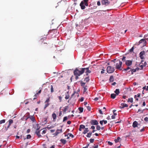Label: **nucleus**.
Wrapping results in <instances>:
<instances>
[{
  "mask_svg": "<svg viewBox=\"0 0 148 148\" xmlns=\"http://www.w3.org/2000/svg\"><path fill=\"white\" fill-rule=\"evenodd\" d=\"M140 95H141V94H140V93L137 94L136 95H137V97H140Z\"/></svg>",
  "mask_w": 148,
  "mask_h": 148,
  "instance_id": "nucleus-49",
  "label": "nucleus"
},
{
  "mask_svg": "<svg viewBox=\"0 0 148 148\" xmlns=\"http://www.w3.org/2000/svg\"><path fill=\"white\" fill-rule=\"evenodd\" d=\"M136 71V69H133L131 70L132 74H133L134 72H135Z\"/></svg>",
  "mask_w": 148,
  "mask_h": 148,
  "instance_id": "nucleus-32",
  "label": "nucleus"
},
{
  "mask_svg": "<svg viewBox=\"0 0 148 148\" xmlns=\"http://www.w3.org/2000/svg\"><path fill=\"white\" fill-rule=\"evenodd\" d=\"M120 139V137H118L114 141L115 143H117L119 142Z\"/></svg>",
  "mask_w": 148,
  "mask_h": 148,
  "instance_id": "nucleus-21",
  "label": "nucleus"
},
{
  "mask_svg": "<svg viewBox=\"0 0 148 148\" xmlns=\"http://www.w3.org/2000/svg\"><path fill=\"white\" fill-rule=\"evenodd\" d=\"M43 45H43V47H46L47 46V43H44Z\"/></svg>",
  "mask_w": 148,
  "mask_h": 148,
  "instance_id": "nucleus-46",
  "label": "nucleus"
},
{
  "mask_svg": "<svg viewBox=\"0 0 148 148\" xmlns=\"http://www.w3.org/2000/svg\"><path fill=\"white\" fill-rule=\"evenodd\" d=\"M53 89L52 85L51 86V92H53Z\"/></svg>",
  "mask_w": 148,
  "mask_h": 148,
  "instance_id": "nucleus-33",
  "label": "nucleus"
},
{
  "mask_svg": "<svg viewBox=\"0 0 148 148\" xmlns=\"http://www.w3.org/2000/svg\"><path fill=\"white\" fill-rule=\"evenodd\" d=\"M88 132V128H86L84 129V131L83 132V133L84 134H85Z\"/></svg>",
  "mask_w": 148,
  "mask_h": 148,
  "instance_id": "nucleus-17",
  "label": "nucleus"
},
{
  "mask_svg": "<svg viewBox=\"0 0 148 148\" xmlns=\"http://www.w3.org/2000/svg\"><path fill=\"white\" fill-rule=\"evenodd\" d=\"M99 99V98H98V97H95V99H94V100L95 101H97Z\"/></svg>",
  "mask_w": 148,
  "mask_h": 148,
  "instance_id": "nucleus-60",
  "label": "nucleus"
},
{
  "mask_svg": "<svg viewBox=\"0 0 148 148\" xmlns=\"http://www.w3.org/2000/svg\"><path fill=\"white\" fill-rule=\"evenodd\" d=\"M145 55V52L144 51H141L139 54V56L140 58L141 59H144V57L143 56Z\"/></svg>",
  "mask_w": 148,
  "mask_h": 148,
  "instance_id": "nucleus-9",
  "label": "nucleus"
},
{
  "mask_svg": "<svg viewBox=\"0 0 148 148\" xmlns=\"http://www.w3.org/2000/svg\"><path fill=\"white\" fill-rule=\"evenodd\" d=\"M30 118L32 120V121H34L35 120L33 116H31L30 117Z\"/></svg>",
  "mask_w": 148,
  "mask_h": 148,
  "instance_id": "nucleus-34",
  "label": "nucleus"
},
{
  "mask_svg": "<svg viewBox=\"0 0 148 148\" xmlns=\"http://www.w3.org/2000/svg\"><path fill=\"white\" fill-rule=\"evenodd\" d=\"M50 101V97H49V98H47L45 101V103H46V102L49 103V102Z\"/></svg>",
  "mask_w": 148,
  "mask_h": 148,
  "instance_id": "nucleus-35",
  "label": "nucleus"
},
{
  "mask_svg": "<svg viewBox=\"0 0 148 148\" xmlns=\"http://www.w3.org/2000/svg\"><path fill=\"white\" fill-rule=\"evenodd\" d=\"M37 95H38V94L36 93L34 95V98L33 100H34L36 98V97L37 96Z\"/></svg>",
  "mask_w": 148,
  "mask_h": 148,
  "instance_id": "nucleus-42",
  "label": "nucleus"
},
{
  "mask_svg": "<svg viewBox=\"0 0 148 148\" xmlns=\"http://www.w3.org/2000/svg\"><path fill=\"white\" fill-rule=\"evenodd\" d=\"M125 58H126V57H125L123 56V58H122V60L123 61H124L125 60Z\"/></svg>",
  "mask_w": 148,
  "mask_h": 148,
  "instance_id": "nucleus-57",
  "label": "nucleus"
},
{
  "mask_svg": "<svg viewBox=\"0 0 148 148\" xmlns=\"http://www.w3.org/2000/svg\"><path fill=\"white\" fill-rule=\"evenodd\" d=\"M108 143L109 145H112V143L110 142H108Z\"/></svg>",
  "mask_w": 148,
  "mask_h": 148,
  "instance_id": "nucleus-52",
  "label": "nucleus"
},
{
  "mask_svg": "<svg viewBox=\"0 0 148 148\" xmlns=\"http://www.w3.org/2000/svg\"><path fill=\"white\" fill-rule=\"evenodd\" d=\"M46 103L44 107V109H45L49 105V103L46 102Z\"/></svg>",
  "mask_w": 148,
  "mask_h": 148,
  "instance_id": "nucleus-23",
  "label": "nucleus"
},
{
  "mask_svg": "<svg viewBox=\"0 0 148 148\" xmlns=\"http://www.w3.org/2000/svg\"><path fill=\"white\" fill-rule=\"evenodd\" d=\"M46 132V130H43L42 133V134H45Z\"/></svg>",
  "mask_w": 148,
  "mask_h": 148,
  "instance_id": "nucleus-45",
  "label": "nucleus"
},
{
  "mask_svg": "<svg viewBox=\"0 0 148 148\" xmlns=\"http://www.w3.org/2000/svg\"><path fill=\"white\" fill-rule=\"evenodd\" d=\"M125 64L126 65L128 66H130L132 64V61L127 60L126 61Z\"/></svg>",
  "mask_w": 148,
  "mask_h": 148,
  "instance_id": "nucleus-11",
  "label": "nucleus"
},
{
  "mask_svg": "<svg viewBox=\"0 0 148 148\" xmlns=\"http://www.w3.org/2000/svg\"><path fill=\"white\" fill-rule=\"evenodd\" d=\"M133 99L132 98H129L128 99L127 102H130L131 103H132L133 102Z\"/></svg>",
  "mask_w": 148,
  "mask_h": 148,
  "instance_id": "nucleus-28",
  "label": "nucleus"
},
{
  "mask_svg": "<svg viewBox=\"0 0 148 148\" xmlns=\"http://www.w3.org/2000/svg\"><path fill=\"white\" fill-rule=\"evenodd\" d=\"M91 129L94 130L95 129V127L94 126H92L91 127Z\"/></svg>",
  "mask_w": 148,
  "mask_h": 148,
  "instance_id": "nucleus-58",
  "label": "nucleus"
},
{
  "mask_svg": "<svg viewBox=\"0 0 148 148\" xmlns=\"http://www.w3.org/2000/svg\"><path fill=\"white\" fill-rule=\"evenodd\" d=\"M121 105L122 106V108H124V107H128V105L127 104L124 103H122L121 104Z\"/></svg>",
  "mask_w": 148,
  "mask_h": 148,
  "instance_id": "nucleus-19",
  "label": "nucleus"
},
{
  "mask_svg": "<svg viewBox=\"0 0 148 148\" xmlns=\"http://www.w3.org/2000/svg\"><path fill=\"white\" fill-rule=\"evenodd\" d=\"M31 136L29 134L27 136L26 138L27 139H30L31 138Z\"/></svg>",
  "mask_w": 148,
  "mask_h": 148,
  "instance_id": "nucleus-36",
  "label": "nucleus"
},
{
  "mask_svg": "<svg viewBox=\"0 0 148 148\" xmlns=\"http://www.w3.org/2000/svg\"><path fill=\"white\" fill-rule=\"evenodd\" d=\"M114 92L116 94V95H118L120 93L119 89H117L114 91Z\"/></svg>",
  "mask_w": 148,
  "mask_h": 148,
  "instance_id": "nucleus-18",
  "label": "nucleus"
},
{
  "mask_svg": "<svg viewBox=\"0 0 148 148\" xmlns=\"http://www.w3.org/2000/svg\"><path fill=\"white\" fill-rule=\"evenodd\" d=\"M52 117L53 119V121H55L56 119V114L55 113H53L52 114Z\"/></svg>",
  "mask_w": 148,
  "mask_h": 148,
  "instance_id": "nucleus-14",
  "label": "nucleus"
},
{
  "mask_svg": "<svg viewBox=\"0 0 148 148\" xmlns=\"http://www.w3.org/2000/svg\"><path fill=\"white\" fill-rule=\"evenodd\" d=\"M61 142L64 144H65V140L64 139H61L60 140Z\"/></svg>",
  "mask_w": 148,
  "mask_h": 148,
  "instance_id": "nucleus-37",
  "label": "nucleus"
},
{
  "mask_svg": "<svg viewBox=\"0 0 148 148\" xmlns=\"http://www.w3.org/2000/svg\"><path fill=\"white\" fill-rule=\"evenodd\" d=\"M103 121H100V123L101 124V125H103Z\"/></svg>",
  "mask_w": 148,
  "mask_h": 148,
  "instance_id": "nucleus-53",
  "label": "nucleus"
},
{
  "mask_svg": "<svg viewBox=\"0 0 148 148\" xmlns=\"http://www.w3.org/2000/svg\"><path fill=\"white\" fill-rule=\"evenodd\" d=\"M5 119H3L0 121V124H1L5 123Z\"/></svg>",
  "mask_w": 148,
  "mask_h": 148,
  "instance_id": "nucleus-29",
  "label": "nucleus"
},
{
  "mask_svg": "<svg viewBox=\"0 0 148 148\" xmlns=\"http://www.w3.org/2000/svg\"><path fill=\"white\" fill-rule=\"evenodd\" d=\"M145 65H143L141 63H140L139 65V67L140 68V70L142 69L143 68V67L144 66H145Z\"/></svg>",
  "mask_w": 148,
  "mask_h": 148,
  "instance_id": "nucleus-24",
  "label": "nucleus"
},
{
  "mask_svg": "<svg viewBox=\"0 0 148 148\" xmlns=\"http://www.w3.org/2000/svg\"><path fill=\"white\" fill-rule=\"evenodd\" d=\"M62 132V129H61L60 130V129H58L56 131V133L54 134H53V135H54V136H56L58 135V134H59L60 133Z\"/></svg>",
  "mask_w": 148,
  "mask_h": 148,
  "instance_id": "nucleus-13",
  "label": "nucleus"
},
{
  "mask_svg": "<svg viewBox=\"0 0 148 148\" xmlns=\"http://www.w3.org/2000/svg\"><path fill=\"white\" fill-rule=\"evenodd\" d=\"M96 129L97 130H99L100 129V127L99 125H97L96 127Z\"/></svg>",
  "mask_w": 148,
  "mask_h": 148,
  "instance_id": "nucleus-38",
  "label": "nucleus"
},
{
  "mask_svg": "<svg viewBox=\"0 0 148 148\" xmlns=\"http://www.w3.org/2000/svg\"><path fill=\"white\" fill-rule=\"evenodd\" d=\"M44 122H45V123H46L47 122V119L46 118H45L44 119Z\"/></svg>",
  "mask_w": 148,
  "mask_h": 148,
  "instance_id": "nucleus-62",
  "label": "nucleus"
},
{
  "mask_svg": "<svg viewBox=\"0 0 148 148\" xmlns=\"http://www.w3.org/2000/svg\"><path fill=\"white\" fill-rule=\"evenodd\" d=\"M110 2L108 0H102L101 1V4L102 5H107L109 4Z\"/></svg>",
  "mask_w": 148,
  "mask_h": 148,
  "instance_id": "nucleus-6",
  "label": "nucleus"
},
{
  "mask_svg": "<svg viewBox=\"0 0 148 148\" xmlns=\"http://www.w3.org/2000/svg\"><path fill=\"white\" fill-rule=\"evenodd\" d=\"M87 110L88 111H90V110H91V108L90 106H87Z\"/></svg>",
  "mask_w": 148,
  "mask_h": 148,
  "instance_id": "nucleus-44",
  "label": "nucleus"
},
{
  "mask_svg": "<svg viewBox=\"0 0 148 148\" xmlns=\"http://www.w3.org/2000/svg\"><path fill=\"white\" fill-rule=\"evenodd\" d=\"M85 126L83 125H80L79 126V130L80 131H81L82 129H85Z\"/></svg>",
  "mask_w": 148,
  "mask_h": 148,
  "instance_id": "nucleus-16",
  "label": "nucleus"
},
{
  "mask_svg": "<svg viewBox=\"0 0 148 148\" xmlns=\"http://www.w3.org/2000/svg\"><path fill=\"white\" fill-rule=\"evenodd\" d=\"M143 88V89H145L146 90H148V86H147V87H146V86H145Z\"/></svg>",
  "mask_w": 148,
  "mask_h": 148,
  "instance_id": "nucleus-40",
  "label": "nucleus"
},
{
  "mask_svg": "<svg viewBox=\"0 0 148 148\" xmlns=\"http://www.w3.org/2000/svg\"><path fill=\"white\" fill-rule=\"evenodd\" d=\"M144 121H145L147 122L148 121V118L147 117H145L144 119Z\"/></svg>",
  "mask_w": 148,
  "mask_h": 148,
  "instance_id": "nucleus-43",
  "label": "nucleus"
},
{
  "mask_svg": "<svg viewBox=\"0 0 148 148\" xmlns=\"http://www.w3.org/2000/svg\"><path fill=\"white\" fill-rule=\"evenodd\" d=\"M83 69V68L79 69H76L74 71V75L75 76V78L76 79H77L78 78V76L84 73Z\"/></svg>",
  "mask_w": 148,
  "mask_h": 148,
  "instance_id": "nucleus-1",
  "label": "nucleus"
},
{
  "mask_svg": "<svg viewBox=\"0 0 148 148\" xmlns=\"http://www.w3.org/2000/svg\"><path fill=\"white\" fill-rule=\"evenodd\" d=\"M103 122L104 124H106L107 123V121L106 120H103Z\"/></svg>",
  "mask_w": 148,
  "mask_h": 148,
  "instance_id": "nucleus-59",
  "label": "nucleus"
},
{
  "mask_svg": "<svg viewBox=\"0 0 148 148\" xmlns=\"http://www.w3.org/2000/svg\"><path fill=\"white\" fill-rule=\"evenodd\" d=\"M85 84V83L84 82H81V86H84Z\"/></svg>",
  "mask_w": 148,
  "mask_h": 148,
  "instance_id": "nucleus-39",
  "label": "nucleus"
},
{
  "mask_svg": "<svg viewBox=\"0 0 148 148\" xmlns=\"http://www.w3.org/2000/svg\"><path fill=\"white\" fill-rule=\"evenodd\" d=\"M116 95L114 94H112L111 95V97L112 99H114Z\"/></svg>",
  "mask_w": 148,
  "mask_h": 148,
  "instance_id": "nucleus-20",
  "label": "nucleus"
},
{
  "mask_svg": "<svg viewBox=\"0 0 148 148\" xmlns=\"http://www.w3.org/2000/svg\"><path fill=\"white\" fill-rule=\"evenodd\" d=\"M138 123L136 121H134L133 123L132 126L134 128H135L137 126Z\"/></svg>",
  "mask_w": 148,
  "mask_h": 148,
  "instance_id": "nucleus-15",
  "label": "nucleus"
},
{
  "mask_svg": "<svg viewBox=\"0 0 148 148\" xmlns=\"http://www.w3.org/2000/svg\"><path fill=\"white\" fill-rule=\"evenodd\" d=\"M130 67H128L126 69H124L126 71H127L128 70L130 69Z\"/></svg>",
  "mask_w": 148,
  "mask_h": 148,
  "instance_id": "nucleus-55",
  "label": "nucleus"
},
{
  "mask_svg": "<svg viewBox=\"0 0 148 148\" xmlns=\"http://www.w3.org/2000/svg\"><path fill=\"white\" fill-rule=\"evenodd\" d=\"M97 5L98 6H99L101 4H100V1H99L97 2Z\"/></svg>",
  "mask_w": 148,
  "mask_h": 148,
  "instance_id": "nucleus-51",
  "label": "nucleus"
},
{
  "mask_svg": "<svg viewBox=\"0 0 148 148\" xmlns=\"http://www.w3.org/2000/svg\"><path fill=\"white\" fill-rule=\"evenodd\" d=\"M84 70V73L85 71L86 75H88V74L90 73L91 72V71L89 70V68L88 67L86 68H83Z\"/></svg>",
  "mask_w": 148,
  "mask_h": 148,
  "instance_id": "nucleus-5",
  "label": "nucleus"
},
{
  "mask_svg": "<svg viewBox=\"0 0 148 148\" xmlns=\"http://www.w3.org/2000/svg\"><path fill=\"white\" fill-rule=\"evenodd\" d=\"M111 118L112 119H115V115H112L111 116Z\"/></svg>",
  "mask_w": 148,
  "mask_h": 148,
  "instance_id": "nucleus-56",
  "label": "nucleus"
},
{
  "mask_svg": "<svg viewBox=\"0 0 148 148\" xmlns=\"http://www.w3.org/2000/svg\"><path fill=\"white\" fill-rule=\"evenodd\" d=\"M134 47H132V48L130 49V51L131 52H132L133 51V50H134Z\"/></svg>",
  "mask_w": 148,
  "mask_h": 148,
  "instance_id": "nucleus-63",
  "label": "nucleus"
},
{
  "mask_svg": "<svg viewBox=\"0 0 148 148\" xmlns=\"http://www.w3.org/2000/svg\"><path fill=\"white\" fill-rule=\"evenodd\" d=\"M8 122H9V124H8V126L7 128H6V130H8V128H9L11 125L13 123V121L12 119H10L8 121Z\"/></svg>",
  "mask_w": 148,
  "mask_h": 148,
  "instance_id": "nucleus-12",
  "label": "nucleus"
},
{
  "mask_svg": "<svg viewBox=\"0 0 148 148\" xmlns=\"http://www.w3.org/2000/svg\"><path fill=\"white\" fill-rule=\"evenodd\" d=\"M54 31V33H57V30L56 29H53L51 30V32H53Z\"/></svg>",
  "mask_w": 148,
  "mask_h": 148,
  "instance_id": "nucleus-48",
  "label": "nucleus"
},
{
  "mask_svg": "<svg viewBox=\"0 0 148 148\" xmlns=\"http://www.w3.org/2000/svg\"><path fill=\"white\" fill-rule=\"evenodd\" d=\"M107 72L108 73H112L114 71V69L113 67L111 66H108L107 69Z\"/></svg>",
  "mask_w": 148,
  "mask_h": 148,
  "instance_id": "nucleus-4",
  "label": "nucleus"
},
{
  "mask_svg": "<svg viewBox=\"0 0 148 148\" xmlns=\"http://www.w3.org/2000/svg\"><path fill=\"white\" fill-rule=\"evenodd\" d=\"M78 109L80 111V113H82L83 112V108L82 107H79Z\"/></svg>",
  "mask_w": 148,
  "mask_h": 148,
  "instance_id": "nucleus-25",
  "label": "nucleus"
},
{
  "mask_svg": "<svg viewBox=\"0 0 148 148\" xmlns=\"http://www.w3.org/2000/svg\"><path fill=\"white\" fill-rule=\"evenodd\" d=\"M90 80L89 77H86L84 81L86 82H88Z\"/></svg>",
  "mask_w": 148,
  "mask_h": 148,
  "instance_id": "nucleus-26",
  "label": "nucleus"
},
{
  "mask_svg": "<svg viewBox=\"0 0 148 148\" xmlns=\"http://www.w3.org/2000/svg\"><path fill=\"white\" fill-rule=\"evenodd\" d=\"M54 127V126L53 125L52 126H50L49 125L47 127V128L49 130L51 128H52Z\"/></svg>",
  "mask_w": 148,
  "mask_h": 148,
  "instance_id": "nucleus-27",
  "label": "nucleus"
},
{
  "mask_svg": "<svg viewBox=\"0 0 148 148\" xmlns=\"http://www.w3.org/2000/svg\"><path fill=\"white\" fill-rule=\"evenodd\" d=\"M39 130V127L37 128L36 130V131L35 132V133L38 136V137H40L41 136L40 134V131L41 130Z\"/></svg>",
  "mask_w": 148,
  "mask_h": 148,
  "instance_id": "nucleus-8",
  "label": "nucleus"
},
{
  "mask_svg": "<svg viewBox=\"0 0 148 148\" xmlns=\"http://www.w3.org/2000/svg\"><path fill=\"white\" fill-rule=\"evenodd\" d=\"M50 131L51 133H53L55 131V130H51Z\"/></svg>",
  "mask_w": 148,
  "mask_h": 148,
  "instance_id": "nucleus-61",
  "label": "nucleus"
},
{
  "mask_svg": "<svg viewBox=\"0 0 148 148\" xmlns=\"http://www.w3.org/2000/svg\"><path fill=\"white\" fill-rule=\"evenodd\" d=\"M70 137L73 138L74 137V136L71 134L68 133L67 134H65V139H69Z\"/></svg>",
  "mask_w": 148,
  "mask_h": 148,
  "instance_id": "nucleus-7",
  "label": "nucleus"
},
{
  "mask_svg": "<svg viewBox=\"0 0 148 148\" xmlns=\"http://www.w3.org/2000/svg\"><path fill=\"white\" fill-rule=\"evenodd\" d=\"M46 37L44 38H42L40 40V42H42L44 40H46Z\"/></svg>",
  "mask_w": 148,
  "mask_h": 148,
  "instance_id": "nucleus-30",
  "label": "nucleus"
},
{
  "mask_svg": "<svg viewBox=\"0 0 148 148\" xmlns=\"http://www.w3.org/2000/svg\"><path fill=\"white\" fill-rule=\"evenodd\" d=\"M134 98L136 99V100L138 101V99L137 98V95H135L134 96Z\"/></svg>",
  "mask_w": 148,
  "mask_h": 148,
  "instance_id": "nucleus-47",
  "label": "nucleus"
},
{
  "mask_svg": "<svg viewBox=\"0 0 148 148\" xmlns=\"http://www.w3.org/2000/svg\"><path fill=\"white\" fill-rule=\"evenodd\" d=\"M88 0H84L82 1L80 4V5L82 9H84L85 8V6H88Z\"/></svg>",
  "mask_w": 148,
  "mask_h": 148,
  "instance_id": "nucleus-2",
  "label": "nucleus"
},
{
  "mask_svg": "<svg viewBox=\"0 0 148 148\" xmlns=\"http://www.w3.org/2000/svg\"><path fill=\"white\" fill-rule=\"evenodd\" d=\"M94 139L91 138L90 139V142L91 143H93L94 142Z\"/></svg>",
  "mask_w": 148,
  "mask_h": 148,
  "instance_id": "nucleus-41",
  "label": "nucleus"
},
{
  "mask_svg": "<svg viewBox=\"0 0 148 148\" xmlns=\"http://www.w3.org/2000/svg\"><path fill=\"white\" fill-rule=\"evenodd\" d=\"M98 145H96L95 146V147H93V148H98Z\"/></svg>",
  "mask_w": 148,
  "mask_h": 148,
  "instance_id": "nucleus-64",
  "label": "nucleus"
},
{
  "mask_svg": "<svg viewBox=\"0 0 148 148\" xmlns=\"http://www.w3.org/2000/svg\"><path fill=\"white\" fill-rule=\"evenodd\" d=\"M117 63L116 64V69H120L122 64V62L120 60H117Z\"/></svg>",
  "mask_w": 148,
  "mask_h": 148,
  "instance_id": "nucleus-3",
  "label": "nucleus"
},
{
  "mask_svg": "<svg viewBox=\"0 0 148 148\" xmlns=\"http://www.w3.org/2000/svg\"><path fill=\"white\" fill-rule=\"evenodd\" d=\"M90 123L92 125H97L98 124V121L95 120H93L90 121Z\"/></svg>",
  "mask_w": 148,
  "mask_h": 148,
  "instance_id": "nucleus-10",
  "label": "nucleus"
},
{
  "mask_svg": "<svg viewBox=\"0 0 148 148\" xmlns=\"http://www.w3.org/2000/svg\"><path fill=\"white\" fill-rule=\"evenodd\" d=\"M99 113L101 114H103V113H102V111H101V110H99Z\"/></svg>",
  "mask_w": 148,
  "mask_h": 148,
  "instance_id": "nucleus-54",
  "label": "nucleus"
},
{
  "mask_svg": "<svg viewBox=\"0 0 148 148\" xmlns=\"http://www.w3.org/2000/svg\"><path fill=\"white\" fill-rule=\"evenodd\" d=\"M92 134V133L91 132H89L86 135V136L88 138H90Z\"/></svg>",
  "mask_w": 148,
  "mask_h": 148,
  "instance_id": "nucleus-22",
  "label": "nucleus"
},
{
  "mask_svg": "<svg viewBox=\"0 0 148 148\" xmlns=\"http://www.w3.org/2000/svg\"><path fill=\"white\" fill-rule=\"evenodd\" d=\"M113 79H114V78H113V76H111L110 77V79H109L110 80V81H113Z\"/></svg>",
  "mask_w": 148,
  "mask_h": 148,
  "instance_id": "nucleus-31",
  "label": "nucleus"
},
{
  "mask_svg": "<svg viewBox=\"0 0 148 148\" xmlns=\"http://www.w3.org/2000/svg\"><path fill=\"white\" fill-rule=\"evenodd\" d=\"M62 112L61 111H60V112H59V116H61V115H62Z\"/></svg>",
  "mask_w": 148,
  "mask_h": 148,
  "instance_id": "nucleus-50",
  "label": "nucleus"
}]
</instances>
